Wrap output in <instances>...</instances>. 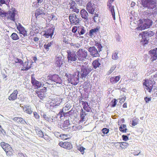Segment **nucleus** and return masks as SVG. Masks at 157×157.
<instances>
[{
    "instance_id": "29",
    "label": "nucleus",
    "mask_w": 157,
    "mask_h": 157,
    "mask_svg": "<svg viewBox=\"0 0 157 157\" xmlns=\"http://www.w3.org/2000/svg\"><path fill=\"white\" fill-rule=\"evenodd\" d=\"M78 33L80 35L84 34L86 32L84 27L82 26L78 27Z\"/></svg>"
},
{
    "instance_id": "55",
    "label": "nucleus",
    "mask_w": 157,
    "mask_h": 157,
    "mask_svg": "<svg viewBox=\"0 0 157 157\" xmlns=\"http://www.w3.org/2000/svg\"><path fill=\"white\" fill-rule=\"evenodd\" d=\"M4 4L6 5L5 0H0V6H2Z\"/></svg>"
},
{
    "instance_id": "25",
    "label": "nucleus",
    "mask_w": 157,
    "mask_h": 157,
    "mask_svg": "<svg viewBox=\"0 0 157 157\" xmlns=\"http://www.w3.org/2000/svg\"><path fill=\"white\" fill-rule=\"evenodd\" d=\"M100 59L99 58L93 61L92 63V65L93 67L96 69L101 64L99 62Z\"/></svg>"
},
{
    "instance_id": "6",
    "label": "nucleus",
    "mask_w": 157,
    "mask_h": 157,
    "mask_svg": "<svg viewBox=\"0 0 157 157\" xmlns=\"http://www.w3.org/2000/svg\"><path fill=\"white\" fill-rule=\"evenodd\" d=\"M69 19L71 24L76 25L79 23L80 18L75 13H71L69 16Z\"/></svg>"
},
{
    "instance_id": "42",
    "label": "nucleus",
    "mask_w": 157,
    "mask_h": 157,
    "mask_svg": "<svg viewBox=\"0 0 157 157\" xmlns=\"http://www.w3.org/2000/svg\"><path fill=\"white\" fill-rule=\"evenodd\" d=\"M67 134H62L60 135V137L63 140H66L69 138Z\"/></svg>"
},
{
    "instance_id": "4",
    "label": "nucleus",
    "mask_w": 157,
    "mask_h": 157,
    "mask_svg": "<svg viewBox=\"0 0 157 157\" xmlns=\"http://www.w3.org/2000/svg\"><path fill=\"white\" fill-rule=\"evenodd\" d=\"M0 145L7 155H11L13 154V150L9 144L2 142L0 143Z\"/></svg>"
},
{
    "instance_id": "18",
    "label": "nucleus",
    "mask_w": 157,
    "mask_h": 157,
    "mask_svg": "<svg viewBox=\"0 0 157 157\" xmlns=\"http://www.w3.org/2000/svg\"><path fill=\"white\" fill-rule=\"evenodd\" d=\"M143 22L144 28L145 29L150 28L152 23L151 20L148 19H144Z\"/></svg>"
},
{
    "instance_id": "15",
    "label": "nucleus",
    "mask_w": 157,
    "mask_h": 157,
    "mask_svg": "<svg viewBox=\"0 0 157 157\" xmlns=\"http://www.w3.org/2000/svg\"><path fill=\"white\" fill-rule=\"evenodd\" d=\"M113 2L111 0H109L107 2V6L108 7L109 10L111 12L113 20H115V16L114 6L112 5V3Z\"/></svg>"
},
{
    "instance_id": "43",
    "label": "nucleus",
    "mask_w": 157,
    "mask_h": 157,
    "mask_svg": "<svg viewBox=\"0 0 157 157\" xmlns=\"http://www.w3.org/2000/svg\"><path fill=\"white\" fill-rule=\"evenodd\" d=\"M71 46H73L74 48H78L80 47V44L78 43L74 44V43H72L70 44Z\"/></svg>"
},
{
    "instance_id": "33",
    "label": "nucleus",
    "mask_w": 157,
    "mask_h": 157,
    "mask_svg": "<svg viewBox=\"0 0 157 157\" xmlns=\"http://www.w3.org/2000/svg\"><path fill=\"white\" fill-rule=\"evenodd\" d=\"M10 37L13 40H16L19 39V36L17 35L15 33H13L10 36Z\"/></svg>"
},
{
    "instance_id": "21",
    "label": "nucleus",
    "mask_w": 157,
    "mask_h": 157,
    "mask_svg": "<svg viewBox=\"0 0 157 157\" xmlns=\"http://www.w3.org/2000/svg\"><path fill=\"white\" fill-rule=\"evenodd\" d=\"M31 83L33 86H34L35 89H38L39 88V82L36 80L32 75L31 76Z\"/></svg>"
},
{
    "instance_id": "5",
    "label": "nucleus",
    "mask_w": 157,
    "mask_h": 157,
    "mask_svg": "<svg viewBox=\"0 0 157 157\" xmlns=\"http://www.w3.org/2000/svg\"><path fill=\"white\" fill-rule=\"evenodd\" d=\"M76 53L77 58L79 60H84L87 56V51L86 50L82 48L79 49Z\"/></svg>"
},
{
    "instance_id": "38",
    "label": "nucleus",
    "mask_w": 157,
    "mask_h": 157,
    "mask_svg": "<svg viewBox=\"0 0 157 157\" xmlns=\"http://www.w3.org/2000/svg\"><path fill=\"white\" fill-rule=\"evenodd\" d=\"M128 145V144L126 142H122L120 144V147L122 149L126 148Z\"/></svg>"
},
{
    "instance_id": "57",
    "label": "nucleus",
    "mask_w": 157,
    "mask_h": 157,
    "mask_svg": "<svg viewBox=\"0 0 157 157\" xmlns=\"http://www.w3.org/2000/svg\"><path fill=\"white\" fill-rule=\"evenodd\" d=\"M34 116L35 117L36 119H38L39 117V116L37 114V113L36 112L33 113Z\"/></svg>"
},
{
    "instance_id": "63",
    "label": "nucleus",
    "mask_w": 157,
    "mask_h": 157,
    "mask_svg": "<svg viewBox=\"0 0 157 157\" xmlns=\"http://www.w3.org/2000/svg\"><path fill=\"white\" fill-rule=\"evenodd\" d=\"M90 84V83L89 82H85L84 83V85L85 86H86V87L88 88V87L89 86V85Z\"/></svg>"
},
{
    "instance_id": "17",
    "label": "nucleus",
    "mask_w": 157,
    "mask_h": 157,
    "mask_svg": "<svg viewBox=\"0 0 157 157\" xmlns=\"http://www.w3.org/2000/svg\"><path fill=\"white\" fill-rule=\"evenodd\" d=\"M91 71V70L90 69L85 67L82 68L80 72V78H85L86 76Z\"/></svg>"
},
{
    "instance_id": "13",
    "label": "nucleus",
    "mask_w": 157,
    "mask_h": 157,
    "mask_svg": "<svg viewBox=\"0 0 157 157\" xmlns=\"http://www.w3.org/2000/svg\"><path fill=\"white\" fill-rule=\"evenodd\" d=\"M149 54L150 55L151 61L153 62L157 59V48L150 50L149 52Z\"/></svg>"
},
{
    "instance_id": "30",
    "label": "nucleus",
    "mask_w": 157,
    "mask_h": 157,
    "mask_svg": "<svg viewBox=\"0 0 157 157\" xmlns=\"http://www.w3.org/2000/svg\"><path fill=\"white\" fill-rule=\"evenodd\" d=\"M119 129L121 132L124 133L126 132L127 130L126 126L124 124L121 125L120 127L119 128Z\"/></svg>"
},
{
    "instance_id": "19",
    "label": "nucleus",
    "mask_w": 157,
    "mask_h": 157,
    "mask_svg": "<svg viewBox=\"0 0 157 157\" xmlns=\"http://www.w3.org/2000/svg\"><path fill=\"white\" fill-rule=\"evenodd\" d=\"M18 93V91L17 90H14L13 92L9 97L8 99L10 101H13L15 100L17 98Z\"/></svg>"
},
{
    "instance_id": "32",
    "label": "nucleus",
    "mask_w": 157,
    "mask_h": 157,
    "mask_svg": "<svg viewBox=\"0 0 157 157\" xmlns=\"http://www.w3.org/2000/svg\"><path fill=\"white\" fill-rule=\"evenodd\" d=\"M53 43V41H52L48 43H45L44 45V48L47 50V51L49 50V48L50 47Z\"/></svg>"
},
{
    "instance_id": "23",
    "label": "nucleus",
    "mask_w": 157,
    "mask_h": 157,
    "mask_svg": "<svg viewBox=\"0 0 157 157\" xmlns=\"http://www.w3.org/2000/svg\"><path fill=\"white\" fill-rule=\"evenodd\" d=\"M99 30V28L97 27L96 28L91 29L89 31V35L90 36L92 37L94 35H96Z\"/></svg>"
},
{
    "instance_id": "1",
    "label": "nucleus",
    "mask_w": 157,
    "mask_h": 157,
    "mask_svg": "<svg viewBox=\"0 0 157 157\" xmlns=\"http://www.w3.org/2000/svg\"><path fill=\"white\" fill-rule=\"evenodd\" d=\"M79 71H76L74 74H66L65 76L69 83L72 85H76L79 82Z\"/></svg>"
},
{
    "instance_id": "60",
    "label": "nucleus",
    "mask_w": 157,
    "mask_h": 157,
    "mask_svg": "<svg viewBox=\"0 0 157 157\" xmlns=\"http://www.w3.org/2000/svg\"><path fill=\"white\" fill-rule=\"evenodd\" d=\"M56 62L57 64L59 66V67L61 66L63 63L62 61L60 60L57 61Z\"/></svg>"
},
{
    "instance_id": "61",
    "label": "nucleus",
    "mask_w": 157,
    "mask_h": 157,
    "mask_svg": "<svg viewBox=\"0 0 157 157\" xmlns=\"http://www.w3.org/2000/svg\"><path fill=\"white\" fill-rule=\"evenodd\" d=\"M137 30H142L144 29L145 28H144V26L143 25V27L138 26L136 28Z\"/></svg>"
},
{
    "instance_id": "10",
    "label": "nucleus",
    "mask_w": 157,
    "mask_h": 157,
    "mask_svg": "<svg viewBox=\"0 0 157 157\" xmlns=\"http://www.w3.org/2000/svg\"><path fill=\"white\" fill-rule=\"evenodd\" d=\"M88 51L90 54L93 57H98L100 56L98 50L94 46L90 47L89 48Z\"/></svg>"
},
{
    "instance_id": "51",
    "label": "nucleus",
    "mask_w": 157,
    "mask_h": 157,
    "mask_svg": "<svg viewBox=\"0 0 157 157\" xmlns=\"http://www.w3.org/2000/svg\"><path fill=\"white\" fill-rule=\"evenodd\" d=\"M126 97L125 96H124L123 97H122L121 98H120V102L121 103L124 102L126 99Z\"/></svg>"
},
{
    "instance_id": "56",
    "label": "nucleus",
    "mask_w": 157,
    "mask_h": 157,
    "mask_svg": "<svg viewBox=\"0 0 157 157\" xmlns=\"http://www.w3.org/2000/svg\"><path fill=\"white\" fill-rule=\"evenodd\" d=\"M72 11L75 12L77 13H78L79 12V9H78L76 7H75V8L72 10Z\"/></svg>"
},
{
    "instance_id": "49",
    "label": "nucleus",
    "mask_w": 157,
    "mask_h": 157,
    "mask_svg": "<svg viewBox=\"0 0 157 157\" xmlns=\"http://www.w3.org/2000/svg\"><path fill=\"white\" fill-rule=\"evenodd\" d=\"M43 117L47 121H49L50 120V117L49 116H48L45 114L43 115Z\"/></svg>"
},
{
    "instance_id": "40",
    "label": "nucleus",
    "mask_w": 157,
    "mask_h": 157,
    "mask_svg": "<svg viewBox=\"0 0 157 157\" xmlns=\"http://www.w3.org/2000/svg\"><path fill=\"white\" fill-rule=\"evenodd\" d=\"M15 120L16 119V120L18 122H20L22 124H24L25 123V121L22 118L16 117L15 118Z\"/></svg>"
},
{
    "instance_id": "54",
    "label": "nucleus",
    "mask_w": 157,
    "mask_h": 157,
    "mask_svg": "<svg viewBox=\"0 0 157 157\" xmlns=\"http://www.w3.org/2000/svg\"><path fill=\"white\" fill-rule=\"evenodd\" d=\"M116 67L115 66H113L111 67L109 71V73H111L115 69V68Z\"/></svg>"
},
{
    "instance_id": "11",
    "label": "nucleus",
    "mask_w": 157,
    "mask_h": 157,
    "mask_svg": "<svg viewBox=\"0 0 157 157\" xmlns=\"http://www.w3.org/2000/svg\"><path fill=\"white\" fill-rule=\"evenodd\" d=\"M15 62L16 63H19L23 66H24V69L23 70L24 71H27L31 68V67L30 66L28 65V62H25L24 63V65L23 61L21 59L17 58H15Z\"/></svg>"
},
{
    "instance_id": "52",
    "label": "nucleus",
    "mask_w": 157,
    "mask_h": 157,
    "mask_svg": "<svg viewBox=\"0 0 157 157\" xmlns=\"http://www.w3.org/2000/svg\"><path fill=\"white\" fill-rule=\"evenodd\" d=\"M123 140L124 141H126L128 140V138L127 136L123 135L122 136Z\"/></svg>"
},
{
    "instance_id": "45",
    "label": "nucleus",
    "mask_w": 157,
    "mask_h": 157,
    "mask_svg": "<svg viewBox=\"0 0 157 157\" xmlns=\"http://www.w3.org/2000/svg\"><path fill=\"white\" fill-rule=\"evenodd\" d=\"M101 131L104 134H105L109 132V129L106 128H104L102 129Z\"/></svg>"
},
{
    "instance_id": "48",
    "label": "nucleus",
    "mask_w": 157,
    "mask_h": 157,
    "mask_svg": "<svg viewBox=\"0 0 157 157\" xmlns=\"http://www.w3.org/2000/svg\"><path fill=\"white\" fill-rule=\"evenodd\" d=\"M19 33H20L23 34L24 36H27V31L25 30V29H23V30L21 31Z\"/></svg>"
},
{
    "instance_id": "9",
    "label": "nucleus",
    "mask_w": 157,
    "mask_h": 157,
    "mask_svg": "<svg viewBox=\"0 0 157 157\" xmlns=\"http://www.w3.org/2000/svg\"><path fill=\"white\" fill-rule=\"evenodd\" d=\"M48 79L56 83L61 84L62 82V80L58 75L55 74L53 75H50L48 76Z\"/></svg>"
},
{
    "instance_id": "26",
    "label": "nucleus",
    "mask_w": 157,
    "mask_h": 157,
    "mask_svg": "<svg viewBox=\"0 0 157 157\" xmlns=\"http://www.w3.org/2000/svg\"><path fill=\"white\" fill-rule=\"evenodd\" d=\"M47 91L46 88L44 87L43 89L40 90V99H42L45 97V94Z\"/></svg>"
},
{
    "instance_id": "28",
    "label": "nucleus",
    "mask_w": 157,
    "mask_h": 157,
    "mask_svg": "<svg viewBox=\"0 0 157 157\" xmlns=\"http://www.w3.org/2000/svg\"><path fill=\"white\" fill-rule=\"evenodd\" d=\"M86 114L85 112L83 111L82 109L80 113V120H79L80 122H82L85 121V116Z\"/></svg>"
},
{
    "instance_id": "36",
    "label": "nucleus",
    "mask_w": 157,
    "mask_h": 157,
    "mask_svg": "<svg viewBox=\"0 0 157 157\" xmlns=\"http://www.w3.org/2000/svg\"><path fill=\"white\" fill-rule=\"evenodd\" d=\"M16 25L17 26V29L19 31V32H21V31L23 30V29H25L20 23H18V25H17V24L16 23Z\"/></svg>"
},
{
    "instance_id": "44",
    "label": "nucleus",
    "mask_w": 157,
    "mask_h": 157,
    "mask_svg": "<svg viewBox=\"0 0 157 157\" xmlns=\"http://www.w3.org/2000/svg\"><path fill=\"white\" fill-rule=\"evenodd\" d=\"M118 53L117 52H115L113 53L112 56V58L113 59H117L118 58L117 56Z\"/></svg>"
},
{
    "instance_id": "3",
    "label": "nucleus",
    "mask_w": 157,
    "mask_h": 157,
    "mask_svg": "<svg viewBox=\"0 0 157 157\" xmlns=\"http://www.w3.org/2000/svg\"><path fill=\"white\" fill-rule=\"evenodd\" d=\"M156 0H141V4L145 8L152 9L156 6Z\"/></svg>"
},
{
    "instance_id": "50",
    "label": "nucleus",
    "mask_w": 157,
    "mask_h": 157,
    "mask_svg": "<svg viewBox=\"0 0 157 157\" xmlns=\"http://www.w3.org/2000/svg\"><path fill=\"white\" fill-rule=\"evenodd\" d=\"M78 30V28H77V26H74L73 27L72 29V31L73 33H75L76 31Z\"/></svg>"
},
{
    "instance_id": "37",
    "label": "nucleus",
    "mask_w": 157,
    "mask_h": 157,
    "mask_svg": "<svg viewBox=\"0 0 157 157\" xmlns=\"http://www.w3.org/2000/svg\"><path fill=\"white\" fill-rule=\"evenodd\" d=\"M95 45L97 47L98 51L99 52L101 51V48H102V46L100 43L96 42Z\"/></svg>"
},
{
    "instance_id": "62",
    "label": "nucleus",
    "mask_w": 157,
    "mask_h": 157,
    "mask_svg": "<svg viewBox=\"0 0 157 157\" xmlns=\"http://www.w3.org/2000/svg\"><path fill=\"white\" fill-rule=\"evenodd\" d=\"M10 0H5L6 5L7 6L10 7L9 3L10 2Z\"/></svg>"
},
{
    "instance_id": "27",
    "label": "nucleus",
    "mask_w": 157,
    "mask_h": 157,
    "mask_svg": "<svg viewBox=\"0 0 157 157\" xmlns=\"http://www.w3.org/2000/svg\"><path fill=\"white\" fill-rule=\"evenodd\" d=\"M82 104L83 106V108L87 112L90 111V108L89 106L88 105V103L86 101H82Z\"/></svg>"
},
{
    "instance_id": "31",
    "label": "nucleus",
    "mask_w": 157,
    "mask_h": 157,
    "mask_svg": "<svg viewBox=\"0 0 157 157\" xmlns=\"http://www.w3.org/2000/svg\"><path fill=\"white\" fill-rule=\"evenodd\" d=\"M70 123L69 121L66 120L64 122L61 126L62 128H63V129H66L68 127Z\"/></svg>"
},
{
    "instance_id": "2",
    "label": "nucleus",
    "mask_w": 157,
    "mask_h": 157,
    "mask_svg": "<svg viewBox=\"0 0 157 157\" xmlns=\"http://www.w3.org/2000/svg\"><path fill=\"white\" fill-rule=\"evenodd\" d=\"M16 10L15 8H13L9 10L8 12L3 10L1 13L0 16L3 17H7L8 19H10L13 21H15V17L16 15Z\"/></svg>"
},
{
    "instance_id": "16",
    "label": "nucleus",
    "mask_w": 157,
    "mask_h": 157,
    "mask_svg": "<svg viewBox=\"0 0 157 157\" xmlns=\"http://www.w3.org/2000/svg\"><path fill=\"white\" fill-rule=\"evenodd\" d=\"M44 32V33L43 34L44 36L46 38H48L49 37L52 38L54 34V30L52 28H50Z\"/></svg>"
},
{
    "instance_id": "64",
    "label": "nucleus",
    "mask_w": 157,
    "mask_h": 157,
    "mask_svg": "<svg viewBox=\"0 0 157 157\" xmlns=\"http://www.w3.org/2000/svg\"><path fill=\"white\" fill-rule=\"evenodd\" d=\"M0 131H1L2 132V133L4 135L6 134V132H5V130L2 129V128H1V130L0 129Z\"/></svg>"
},
{
    "instance_id": "34",
    "label": "nucleus",
    "mask_w": 157,
    "mask_h": 157,
    "mask_svg": "<svg viewBox=\"0 0 157 157\" xmlns=\"http://www.w3.org/2000/svg\"><path fill=\"white\" fill-rule=\"evenodd\" d=\"M23 109L25 112L29 114H31L32 112L31 108H29V106H26L24 107Z\"/></svg>"
},
{
    "instance_id": "8",
    "label": "nucleus",
    "mask_w": 157,
    "mask_h": 157,
    "mask_svg": "<svg viewBox=\"0 0 157 157\" xmlns=\"http://www.w3.org/2000/svg\"><path fill=\"white\" fill-rule=\"evenodd\" d=\"M68 54L67 59L68 62L75 61L77 58V55L75 52H72L70 50H68L67 52Z\"/></svg>"
},
{
    "instance_id": "12",
    "label": "nucleus",
    "mask_w": 157,
    "mask_h": 157,
    "mask_svg": "<svg viewBox=\"0 0 157 157\" xmlns=\"http://www.w3.org/2000/svg\"><path fill=\"white\" fill-rule=\"evenodd\" d=\"M59 145L61 147L70 150L72 148V145L71 142L66 141L64 142H60L59 143Z\"/></svg>"
},
{
    "instance_id": "20",
    "label": "nucleus",
    "mask_w": 157,
    "mask_h": 157,
    "mask_svg": "<svg viewBox=\"0 0 157 157\" xmlns=\"http://www.w3.org/2000/svg\"><path fill=\"white\" fill-rule=\"evenodd\" d=\"M143 33H140L139 35V36H142V39L140 42L143 45L147 44L148 42V39L147 37Z\"/></svg>"
},
{
    "instance_id": "41",
    "label": "nucleus",
    "mask_w": 157,
    "mask_h": 157,
    "mask_svg": "<svg viewBox=\"0 0 157 157\" xmlns=\"http://www.w3.org/2000/svg\"><path fill=\"white\" fill-rule=\"evenodd\" d=\"M77 6L75 2L74 1H72L71 3L70 6V9L71 10H72L75 7Z\"/></svg>"
},
{
    "instance_id": "47",
    "label": "nucleus",
    "mask_w": 157,
    "mask_h": 157,
    "mask_svg": "<svg viewBox=\"0 0 157 157\" xmlns=\"http://www.w3.org/2000/svg\"><path fill=\"white\" fill-rule=\"evenodd\" d=\"M78 149L80 151L82 154H83L84 152V150L85 148L83 147H79L78 148Z\"/></svg>"
},
{
    "instance_id": "39",
    "label": "nucleus",
    "mask_w": 157,
    "mask_h": 157,
    "mask_svg": "<svg viewBox=\"0 0 157 157\" xmlns=\"http://www.w3.org/2000/svg\"><path fill=\"white\" fill-rule=\"evenodd\" d=\"M117 100L114 98L111 102L110 105L111 107H114L117 105Z\"/></svg>"
},
{
    "instance_id": "22",
    "label": "nucleus",
    "mask_w": 157,
    "mask_h": 157,
    "mask_svg": "<svg viewBox=\"0 0 157 157\" xmlns=\"http://www.w3.org/2000/svg\"><path fill=\"white\" fill-rule=\"evenodd\" d=\"M80 13L82 17L84 19L87 20L88 14L87 12L85 9H82L80 10Z\"/></svg>"
},
{
    "instance_id": "59",
    "label": "nucleus",
    "mask_w": 157,
    "mask_h": 157,
    "mask_svg": "<svg viewBox=\"0 0 157 157\" xmlns=\"http://www.w3.org/2000/svg\"><path fill=\"white\" fill-rule=\"evenodd\" d=\"M98 14L96 13L94 14L93 19H94V21L95 22H97V21H98L96 20V18H98Z\"/></svg>"
},
{
    "instance_id": "24",
    "label": "nucleus",
    "mask_w": 157,
    "mask_h": 157,
    "mask_svg": "<svg viewBox=\"0 0 157 157\" xmlns=\"http://www.w3.org/2000/svg\"><path fill=\"white\" fill-rule=\"evenodd\" d=\"M121 78L120 76H116L111 77L110 78V82L113 84H114L117 82Z\"/></svg>"
},
{
    "instance_id": "46",
    "label": "nucleus",
    "mask_w": 157,
    "mask_h": 157,
    "mask_svg": "<svg viewBox=\"0 0 157 157\" xmlns=\"http://www.w3.org/2000/svg\"><path fill=\"white\" fill-rule=\"evenodd\" d=\"M39 9H38L36 10L35 13V16L36 19V20L39 18Z\"/></svg>"
},
{
    "instance_id": "35",
    "label": "nucleus",
    "mask_w": 157,
    "mask_h": 157,
    "mask_svg": "<svg viewBox=\"0 0 157 157\" xmlns=\"http://www.w3.org/2000/svg\"><path fill=\"white\" fill-rule=\"evenodd\" d=\"M143 33L146 34L147 36H152L154 35V33L151 31L148 32H143Z\"/></svg>"
},
{
    "instance_id": "7",
    "label": "nucleus",
    "mask_w": 157,
    "mask_h": 157,
    "mask_svg": "<svg viewBox=\"0 0 157 157\" xmlns=\"http://www.w3.org/2000/svg\"><path fill=\"white\" fill-rule=\"evenodd\" d=\"M143 85L145 86V88L149 92H151L153 88V85L151 81L148 79L144 80Z\"/></svg>"
},
{
    "instance_id": "14",
    "label": "nucleus",
    "mask_w": 157,
    "mask_h": 157,
    "mask_svg": "<svg viewBox=\"0 0 157 157\" xmlns=\"http://www.w3.org/2000/svg\"><path fill=\"white\" fill-rule=\"evenodd\" d=\"M86 9L89 13L93 14L95 10L94 4L91 2H89L87 4Z\"/></svg>"
},
{
    "instance_id": "53",
    "label": "nucleus",
    "mask_w": 157,
    "mask_h": 157,
    "mask_svg": "<svg viewBox=\"0 0 157 157\" xmlns=\"http://www.w3.org/2000/svg\"><path fill=\"white\" fill-rule=\"evenodd\" d=\"M144 100L145 101L146 103L149 102V101H151V98H148L147 97H145L144 98Z\"/></svg>"
},
{
    "instance_id": "58",
    "label": "nucleus",
    "mask_w": 157,
    "mask_h": 157,
    "mask_svg": "<svg viewBox=\"0 0 157 157\" xmlns=\"http://www.w3.org/2000/svg\"><path fill=\"white\" fill-rule=\"evenodd\" d=\"M138 124V121H137L135 120V121H132V125L133 126H135L137 124Z\"/></svg>"
}]
</instances>
